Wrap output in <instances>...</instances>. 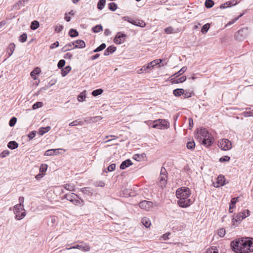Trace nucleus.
I'll use <instances>...</instances> for the list:
<instances>
[{"instance_id":"nucleus-30","label":"nucleus","mask_w":253,"mask_h":253,"mask_svg":"<svg viewBox=\"0 0 253 253\" xmlns=\"http://www.w3.org/2000/svg\"><path fill=\"white\" fill-rule=\"evenodd\" d=\"M102 31H103V27L101 24L97 25L92 28V31L94 33H97Z\"/></svg>"},{"instance_id":"nucleus-55","label":"nucleus","mask_w":253,"mask_h":253,"mask_svg":"<svg viewBox=\"0 0 253 253\" xmlns=\"http://www.w3.org/2000/svg\"><path fill=\"white\" fill-rule=\"evenodd\" d=\"M230 160V157H229L228 156H224L219 159V161L221 163H223V162H229Z\"/></svg>"},{"instance_id":"nucleus-2","label":"nucleus","mask_w":253,"mask_h":253,"mask_svg":"<svg viewBox=\"0 0 253 253\" xmlns=\"http://www.w3.org/2000/svg\"><path fill=\"white\" fill-rule=\"evenodd\" d=\"M65 199L72 202L76 206H79L82 207L84 205V200L81 199L77 195L74 193L64 195L62 198V199L64 200Z\"/></svg>"},{"instance_id":"nucleus-18","label":"nucleus","mask_w":253,"mask_h":253,"mask_svg":"<svg viewBox=\"0 0 253 253\" xmlns=\"http://www.w3.org/2000/svg\"><path fill=\"white\" fill-rule=\"evenodd\" d=\"M116 50V47L113 45H111L108 46L104 52V55L108 56L110 54L114 53Z\"/></svg>"},{"instance_id":"nucleus-60","label":"nucleus","mask_w":253,"mask_h":253,"mask_svg":"<svg viewBox=\"0 0 253 253\" xmlns=\"http://www.w3.org/2000/svg\"><path fill=\"white\" fill-rule=\"evenodd\" d=\"M37 131L36 130H33L30 132L28 135L29 140L32 139L36 135Z\"/></svg>"},{"instance_id":"nucleus-42","label":"nucleus","mask_w":253,"mask_h":253,"mask_svg":"<svg viewBox=\"0 0 253 253\" xmlns=\"http://www.w3.org/2000/svg\"><path fill=\"white\" fill-rule=\"evenodd\" d=\"M117 8V4L115 2H112L108 4V8L112 11H115Z\"/></svg>"},{"instance_id":"nucleus-25","label":"nucleus","mask_w":253,"mask_h":253,"mask_svg":"<svg viewBox=\"0 0 253 253\" xmlns=\"http://www.w3.org/2000/svg\"><path fill=\"white\" fill-rule=\"evenodd\" d=\"M50 129L51 127L49 126H47L45 127H41L39 129L38 133L40 135H43L46 132L49 131L50 130Z\"/></svg>"},{"instance_id":"nucleus-36","label":"nucleus","mask_w":253,"mask_h":253,"mask_svg":"<svg viewBox=\"0 0 253 253\" xmlns=\"http://www.w3.org/2000/svg\"><path fill=\"white\" fill-rule=\"evenodd\" d=\"M210 28V24L209 23H207L202 26L201 32L202 34H206L208 32Z\"/></svg>"},{"instance_id":"nucleus-3","label":"nucleus","mask_w":253,"mask_h":253,"mask_svg":"<svg viewBox=\"0 0 253 253\" xmlns=\"http://www.w3.org/2000/svg\"><path fill=\"white\" fill-rule=\"evenodd\" d=\"M247 241L245 238H242L241 239L235 240L231 242L230 246L232 250L235 253H238L239 250L242 248L246 247Z\"/></svg>"},{"instance_id":"nucleus-40","label":"nucleus","mask_w":253,"mask_h":253,"mask_svg":"<svg viewBox=\"0 0 253 253\" xmlns=\"http://www.w3.org/2000/svg\"><path fill=\"white\" fill-rule=\"evenodd\" d=\"M214 4V2L212 0H206L205 2V7L207 8H211Z\"/></svg>"},{"instance_id":"nucleus-45","label":"nucleus","mask_w":253,"mask_h":253,"mask_svg":"<svg viewBox=\"0 0 253 253\" xmlns=\"http://www.w3.org/2000/svg\"><path fill=\"white\" fill-rule=\"evenodd\" d=\"M241 214V216H242V218L245 219V218L248 217L250 215V211L249 210H245L243 211L240 212Z\"/></svg>"},{"instance_id":"nucleus-22","label":"nucleus","mask_w":253,"mask_h":253,"mask_svg":"<svg viewBox=\"0 0 253 253\" xmlns=\"http://www.w3.org/2000/svg\"><path fill=\"white\" fill-rule=\"evenodd\" d=\"M75 45V42H71L66 45H65L62 49L61 51L63 52H65L67 51L70 50L72 49V46Z\"/></svg>"},{"instance_id":"nucleus-38","label":"nucleus","mask_w":253,"mask_h":253,"mask_svg":"<svg viewBox=\"0 0 253 253\" xmlns=\"http://www.w3.org/2000/svg\"><path fill=\"white\" fill-rule=\"evenodd\" d=\"M86 98L85 91H83L80 93L78 96V100L79 102H83L85 100Z\"/></svg>"},{"instance_id":"nucleus-17","label":"nucleus","mask_w":253,"mask_h":253,"mask_svg":"<svg viewBox=\"0 0 253 253\" xmlns=\"http://www.w3.org/2000/svg\"><path fill=\"white\" fill-rule=\"evenodd\" d=\"M75 42V45L73 48H83L85 47V42L81 40H76Z\"/></svg>"},{"instance_id":"nucleus-4","label":"nucleus","mask_w":253,"mask_h":253,"mask_svg":"<svg viewBox=\"0 0 253 253\" xmlns=\"http://www.w3.org/2000/svg\"><path fill=\"white\" fill-rule=\"evenodd\" d=\"M14 212L17 220L22 219L26 214L24 209V205L21 204H17L14 207Z\"/></svg>"},{"instance_id":"nucleus-20","label":"nucleus","mask_w":253,"mask_h":253,"mask_svg":"<svg viewBox=\"0 0 253 253\" xmlns=\"http://www.w3.org/2000/svg\"><path fill=\"white\" fill-rule=\"evenodd\" d=\"M243 219V218H242V216H241L240 212L238 213L232 218V222H233V225H234L235 222L240 223Z\"/></svg>"},{"instance_id":"nucleus-35","label":"nucleus","mask_w":253,"mask_h":253,"mask_svg":"<svg viewBox=\"0 0 253 253\" xmlns=\"http://www.w3.org/2000/svg\"><path fill=\"white\" fill-rule=\"evenodd\" d=\"M105 3L106 0H99L97 5V8L101 10L104 7Z\"/></svg>"},{"instance_id":"nucleus-5","label":"nucleus","mask_w":253,"mask_h":253,"mask_svg":"<svg viewBox=\"0 0 253 253\" xmlns=\"http://www.w3.org/2000/svg\"><path fill=\"white\" fill-rule=\"evenodd\" d=\"M197 134H196V138L201 142V139L206 138L208 136L211 135L209 131L204 127H201L197 129Z\"/></svg>"},{"instance_id":"nucleus-12","label":"nucleus","mask_w":253,"mask_h":253,"mask_svg":"<svg viewBox=\"0 0 253 253\" xmlns=\"http://www.w3.org/2000/svg\"><path fill=\"white\" fill-rule=\"evenodd\" d=\"M159 179V187H160L162 188H164V187H166L167 184L168 176L160 175Z\"/></svg>"},{"instance_id":"nucleus-32","label":"nucleus","mask_w":253,"mask_h":253,"mask_svg":"<svg viewBox=\"0 0 253 253\" xmlns=\"http://www.w3.org/2000/svg\"><path fill=\"white\" fill-rule=\"evenodd\" d=\"M40 27V23L38 21L34 20L31 22L30 28L32 30H35Z\"/></svg>"},{"instance_id":"nucleus-10","label":"nucleus","mask_w":253,"mask_h":253,"mask_svg":"<svg viewBox=\"0 0 253 253\" xmlns=\"http://www.w3.org/2000/svg\"><path fill=\"white\" fill-rule=\"evenodd\" d=\"M124 18L125 20H127L126 18L128 19L129 18L128 17H125ZM127 21L133 25L142 28H143L146 26L145 22L141 20L128 19Z\"/></svg>"},{"instance_id":"nucleus-48","label":"nucleus","mask_w":253,"mask_h":253,"mask_svg":"<svg viewBox=\"0 0 253 253\" xmlns=\"http://www.w3.org/2000/svg\"><path fill=\"white\" fill-rule=\"evenodd\" d=\"M206 253H218V250L215 247H211L209 248Z\"/></svg>"},{"instance_id":"nucleus-6","label":"nucleus","mask_w":253,"mask_h":253,"mask_svg":"<svg viewBox=\"0 0 253 253\" xmlns=\"http://www.w3.org/2000/svg\"><path fill=\"white\" fill-rule=\"evenodd\" d=\"M218 146L222 150H229L232 148V143L229 140L223 138L218 141Z\"/></svg>"},{"instance_id":"nucleus-11","label":"nucleus","mask_w":253,"mask_h":253,"mask_svg":"<svg viewBox=\"0 0 253 253\" xmlns=\"http://www.w3.org/2000/svg\"><path fill=\"white\" fill-rule=\"evenodd\" d=\"M153 203L151 201L144 200L139 203V206L140 208L145 209L147 211L149 210L153 207Z\"/></svg>"},{"instance_id":"nucleus-23","label":"nucleus","mask_w":253,"mask_h":253,"mask_svg":"<svg viewBox=\"0 0 253 253\" xmlns=\"http://www.w3.org/2000/svg\"><path fill=\"white\" fill-rule=\"evenodd\" d=\"M71 70V67L69 65L62 68L61 70V75L62 77L66 76Z\"/></svg>"},{"instance_id":"nucleus-46","label":"nucleus","mask_w":253,"mask_h":253,"mask_svg":"<svg viewBox=\"0 0 253 253\" xmlns=\"http://www.w3.org/2000/svg\"><path fill=\"white\" fill-rule=\"evenodd\" d=\"M161 119L156 120L153 121V124L152 126L153 128H157L159 129H161L160 124L161 123Z\"/></svg>"},{"instance_id":"nucleus-54","label":"nucleus","mask_w":253,"mask_h":253,"mask_svg":"<svg viewBox=\"0 0 253 253\" xmlns=\"http://www.w3.org/2000/svg\"><path fill=\"white\" fill-rule=\"evenodd\" d=\"M47 165L46 164H42L40 168V172L41 173H44L47 169Z\"/></svg>"},{"instance_id":"nucleus-31","label":"nucleus","mask_w":253,"mask_h":253,"mask_svg":"<svg viewBox=\"0 0 253 253\" xmlns=\"http://www.w3.org/2000/svg\"><path fill=\"white\" fill-rule=\"evenodd\" d=\"M141 222L142 224L144 225V226H145L147 228L150 227V226L151 224L150 219L146 217H143L142 219Z\"/></svg>"},{"instance_id":"nucleus-13","label":"nucleus","mask_w":253,"mask_h":253,"mask_svg":"<svg viewBox=\"0 0 253 253\" xmlns=\"http://www.w3.org/2000/svg\"><path fill=\"white\" fill-rule=\"evenodd\" d=\"M239 197L232 198L230 201L229 212L232 213L233 212V209L235 208L236 204L238 202Z\"/></svg>"},{"instance_id":"nucleus-58","label":"nucleus","mask_w":253,"mask_h":253,"mask_svg":"<svg viewBox=\"0 0 253 253\" xmlns=\"http://www.w3.org/2000/svg\"><path fill=\"white\" fill-rule=\"evenodd\" d=\"M237 3L238 2L236 0H229L226 2V4H227L229 7L236 5Z\"/></svg>"},{"instance_id":"nucleus-57","label":"nucleus","mask_w":253,"mask_h":253,"mask_svg":"<svg viewBox=\"0 0 253 253\" xmlns=\"http://www.w3.org/2000/svg\"><path fill=\"white\" fill-rule=\"evenodd\" d=\"M65 60L64 59H61L59 61L57 64V67L59 69H62L64 67L65 65Z\"/></svg>"},{"instance_id":"nucleus-1","label":"nucleus","mask_w":253,"mask_h":253,"mask_svg":"<svg viewBox=\"0 0 253 253\" xmlns=\"http://www.w3.org/2000/svg\"><path fill=\"white\" fill-rule=\"evenodd\" d=\"M191 193L190 189L187 187H181L176 191V196L178 200L177 204L181 208L189 207L192 203L189 197Z\"/></svg>"},{"instance_id":"nucleus-50","label":"nucleus","mask_w":253,"mask_h":253,"mask_svg":"<svg viewBox=\"0 0 253 253\" xmlns=\"http://www.w3.org/2000/svg\"><path fill=\"white\" fill-rule=\"evenodd\" d=\"M17 122V118L15 117H12L9 121V126L12 127L15 126Z\"/></svg>"},{"instance_id":"nucleus-29","label":"nucleus","mask_w":253,"mask_h":253,"mask_svg":"<svg viewBox=\"0 0 253 253\" xmlns=\"http://www.w3.org/2000/svg\"><path fill=\"white\" fill-rule=\"evenodd\" d=\"M68 34L70 37L72 38H75L79 36V32L77 30L74 29H71L68 33Z\"/></svg>"},{"instance_id":"nucleus-37","label":"nucleus","mask_w":253,"mask_h":253,"mask_svg":"<svg viewBox=\"0 0 253 253\" xmlns=\"http://www.w3.org/2000/svg\"><path fill=\"white\" fill-rule=\"evenodd\" d=\"M106 47V45L105 43H101L99 46H98L97 48L94 49L93 51V52H100L103 49H104Z\"/></svg>"},{"instance_id":"nucleus-61","label":"nucleus","mask_w":253,"mask_h":253,"mask_svg":"<svg viewBox=\"0 0 253 253\" xmlns=\"http://www.w3.org/2000/svg\"><path fill=\"white\" fill-rule=\"evenodd\" d=\"M142 158H143L142 155H139V154H135L133 156V159L137 161H141V160Z\"/></svg>"},{"instance_id":"nucleus-39","label":"nucleus","mask_w":253,"mask_h":253,"mask_svg":"<svg viewBox=\"0 0 253 253\" xmlns=\"http://www.w3.org/2000/svg\"><path fill=\"white\" fill-rule=\"evenodd\" d=\"M115 169L116 164H112L108 167L107 170H106V169H104L103 172L107 173L109 171H114Z\"/></svg>"},{"instance_id":"nucleus-16","label":"nucleus","mask_w":253,"mask_h":253,"mask_svg":"<svg viewBox=\"0 0 253 253\" xmlns=\"http://www.w3.org/2000/svg\"><path fill=\"white\" fill-rule=\"evenodd\" d=\"M132 164L133 163L130 159H126L122 162L120 166V169L122 170L125 169L128 167L131 166Z\"/></svg>"},{"instance_id":"nucleus-47","label":"nucleus","mask_w":253,"mask_h":253,"mask_svg":"<svg viewBox=\"0 0 253 253\" xmlns=\"http://www.w3.org/2000/svg\"><path fill=\"white\" fill-rule=\"evenodd\" d=\"M103 90L101 88L97 89L95 90H94L92 91L91 94L93 96H97L99 95H100L102 93Z\"/></svg>"},{"instance_id":"nucleus-63","label":"nucleus","mask_w":253,"mask_h":253,"mask_svg":"<svg viewBox=\"0 0 253 253\" xmlns=\"http://www.w3.org/2000/svg\"><path fill=\"white\" fill-rule=\"evenodd\" d=\"M9 154V151L7 150H4L3 152H2L0 154V157L1 158H4L6 156L8 155Z\"/></svg>"},{"instance_id":"nucleus-64","label":"nucleus","mask_w":253,"mask_h":253,"mask_svg":"<svg viewBox=\"0 0 253 253\" xmlns=\"http://www.w3.org/2000/svg\"><path fill=\"white\" fill-rule=\"evenodd\" d=\"M63 29V26L62 25H59L58 26H56L55 29V31L57 33H59L62 31Z\"/></svg>"},{"instance_id":"nucleus-24","label":"nucleus","mask_w":253,"mask_h":253,"mask_svg":"<svg viewBox=\"0 0 253 253\" xmlns=\"http://www.w3.org/2000/svg\"><path fill=\"white\" fill-rule=\"evenodd\" d=\"M184 89L183 88H176L173 90V94L176 97H179L183 95Z\"/></svg>"},{"instance_id":"nucleus-59","label":"nucleus","mask_w":253,"mask_h":253,"mask_svg":"<svg viewBox=\"0 0 253 253\" xmlns=\"http://www.w3.org/2000/svg\"><path fill=\"white\" fill-rule=\"evenodd\" d=\"M217 234L220 237H223L225 234V230L224 228L219 229L218 230Z\"/></svg>"},{"instance_id":"nucleus-52","label":"nucleus","mask_w":253,"mask_h":253,"mask_svg":"<svg viewBox=\"0 0 253 253\" xmlns=\"http://www.w3.org/2000/svg\"><path fill=\"white\" fill-rule=\"evenodd\" d=\"M27 39V35L26 33H23L20 37L19 39V41L21 42H24L26 41Z\"/></svg>"},{"instance_id":"nucleus-26","label":"nucleus","mask_w":253,"mask_h":253,"mask_svg":"<svg viewBox=\"0 0 253 253\" xmlns=\"http://www.w3.org/2000/svg\"><path fill=\"white\" fill-rule=\"evenodd\" d=\"M84 124V122L81 121L80 119H77L72 122H71L69 126H83Z\"/></svg>"},{"instance_id":"nucleus-19","label":"nucleus","mask_w":253,"mask_h":253,"mask_svg":"<svg viewBox=\"0 0 253 253\" xmlns=\"http://www.w3.org/2000/svg\"><path fill=\"white\" fill-rule=\"evenodd\" d=\"M186 77L185 76H183L182 77L178 78L177 79H175V78H172L170 79L172 84H178V83H182L184 82L186 80Z\"/></svg>"},{"instance_id":"nucleus-34","label":"nucleus","mask_w":253,"mask_h":253,"mask_svg":"<svg viewBox=\"0 0 253 253\" xmlns=\"http://www.w3.org/2000/svg\"><path fill=\"white\" fill-rule=\"evenodd\" d=\"M160 122L161 123L160 124L161 126V129L168 128L169 127V123L166 120L161 119Z\"/></svg>"},{"instance_id":"nucleus-53","label":"nucleus","mask_w":253,"mask_h":253,"mask_svg":"<svg viewBox=\"0 0 253 253\" xmlns=\"http://www.w3.org/2000/svg\"><path fill=\"white\" fill-rule=\"evenodd\" d=\"M43 105V103L42 102H37L34 103L32 106V109L34 110L37 109L42 107Z\"/></svg>"},{"instance_id":"nucleus-51","label":"nucleus","mask_w":253,"mask_h":253,"mask_svg":"<svg viewBox=\"0 0 253 253\" xmlns=\"http://www.w3.org/2000/svg\"><path fill=\"white\" fill-rule=\"evenodd\" d=\"M192 94H194L192 91H190L189 90H184L183 95H184V98H189L192 96Z\"/></svg>"},{"instance_id":"nucleus-62","label":"nucleus","mask_w":253,"mask_h":253,"mask_svg":"<svg viewBox=\"0 0 253 253\" xmlns=\"http://www.w3.org/2000/svg\"><path fill=\"white\" fill-rule=\"evenodd\" d=\"M160 175H167L168 176V172L166 169V168L164 167H162L160 171Z\"/></svg>"},{"instance_id":"nucleus-8","label":"nucleus","mask_w":253,"mask_h":253,"mask_svg":"<svg viewBox=\"0 0 253 253\" xmlns=\"http://www.w3.org/2000/svg\"><path fill=\"white\" fill-rule=\"evenodd\" d=\"M126 37V35L122 33L121 32H118L115 38L114 39V42L115 43L117 44H121L124 42L125 41V38Z\"/></svg>"},{"instance_id":"nucleus-21","label":"nucleus","mask_w":253,"mask_h":253,"mask_svg":"<svg viewBox=\"0 0 253 253\" xmlns=\"http://www.w3.org/2000/svg\"><path fill=\"white\" fill-rule=\"evenodd\" d=\"M18 146V143L15 141H10L7 144V147L11 150L16 149Z\"/></svg>"},{"instance_id":"nucleus-41","label":"nucleus","mask_w":253,"mask_h":253,"mask_svg":"<svg viewBox=\"0 0 253 253\" xmlns=\"http://www.w3.org/2000/svg\"><path fill=\"white\" fill-rule=\"evenodd\" d=\"M253 249H251L250 247L246 246V247H244L242 248L241 250H239L238 252L239 253H248L250 252H253Z\"/></svg>"},{"instance_id":"nucleus-56","label":"nucleus","mask_w":253,"mask_h":253,"mask_svg":"<svg viewBox=\"0 0 253 253\" xmlns=\"http://www.w3.org/2000/svg\"><path fill=\"white\" fill-rule=\"evenodd\" d=\"M162 62V60L161 59H158L154 60L151 62H150V64L151 66H153V67H155L156 65L160 64Z\"/></svg>"},{"instance_id":"nucleus-14","label":"nucleus","mask_w":253,"mask_h":253,"mask_svg":"<svg viewBox=\"0 0 253 253\" xmlns=\"http://www.w3.org/2000/svg\"><path fill=\"white\" fill-rule=\"evenodd\" d=\"M217 185L216 187L224 186L226 184L225 178L224 175H219L216 179Z\"/></svg>"},{"instance_id":"nucleus-15","label":"nucleus","mask_w":253,"mask_h":253,"mask_svg":"<svg viewBox=\"0 0 253 253\" xmlns=\"http://www.w3.org/2000/svg\"><path fill=\"white\" fill-rule=\"evenodd\" d=\"M15 44L13 42L9 43L6 49L7 58H9L12 55L15 50Z\"/></svg>"},{"instance_id":"nucleus-49","label":"nucleus","mask_w":253,"mask_h":253,"mask_svg":"<svg viewBox=\"0 0 253 253\" xmlns=\"http://www.w3.org/2000/svg\"><path fill=\"white\" fill-rule=\"evenodd\" d=\"M64 188L69 191H72L74 190L75 186L73 184H66L63 185Z\"/></svg>"},{"instance_id":"nucleus-44","label":"nucleus","mask_w":253,"mask_h":253,"mask_svg":"<svg viewBox=\"0 0 253 253\" xmlns=\"http://www.w3.org/2000/svg\"><path fill=\"white\" fill-rule=\"evenodd\" d=\"M81 191L85 194H87L88 196H91L92 194V192L90 190V188L89 187H84L81 189Z\"/></svg>"},{"instance_id":"nucleus-43","label":"nucleus","mask_w":253,"mask_h":253,"mask_svg":"<svg viewBox=\"0 0 253 253\" xmlns=\"http://www.w3.org/2000/svg\"><path fill=\"white\" fill-rule=\"evenodd\" d=\"M186 147L187 149L190 150H193L195 147V143L194 140L188 141L187 143Z\"/></svg>"},{"instance_id":"nucleus-33","label":"nucleus","mask_w":253,"mask_h":253,"mask_svg":"<svg viewBox=\"0 0 253 253\" xmlns=\"http://www.w3.org/2000/svg\"><path fill=\"white\" fill-rule=\"evenodd\" d=\"M247 241L246 246L253 249V238L250 237H245Z\"/></svg>"},{"instance_id":"nucleus-7","label":"nucleus","mask_w":253,"mask_h":253,"mask_svg":"<svg viewBox=\"0 0 253 253\" xmlns=\"http://www.w3.org/2000/svg\"><path fill=\"white\" fill-rule=\"evenodd\" d=\"M248 35L247 28H242L240 29L235 34V38L236 40L241 41L244 40Z\"/></svg>"},{"instance_id":"nucleus-27","label":"nucleus","mask_w":253,"mask_h":253,"mask_svg":"<svg viewBox=\"0 0 253 253\" xmlns=\"http://www.w3.org/2000/svg\"><path fill=\"white\" fill-rule=\"evenodd\" d=\"M153 68V66H151L150 64V62H149L147 65H145L143 66H142L141 68L140 69V71L142 73H143L144 72H147L148 70H151Z\"/></svg>"},{"instance_id":"nucleus-28","label":"nucleus","mask_w":253,"mask_h":253,"mask_svg":"<svg viewBox=\"0 0 253 253\" xmlns=\"http://www.w3.org/2000/svg\"><path fill=\"white\" fill-rule=\"evenodd\" d=\"M187 70V67L184 66L181 68V69L178 71L177 72L175 73L172 76L175 77V78H177L178 77H179L180 75H181L182 74L185 73Z\"/></svg>"},{"instance_id":"nucleus-9","label":"nucleus","mask_w":253,"mask_h":253,"mask_svg":"<svg viewBox=\"0 0 253 253\" xmlns=\"http://www.w3.org/2000/svg\"><path fill=\"white\" fill-rule=\"evenodd\" d=\"M214 141V139L213 138L212 135L208 136L206 138L201 139L200 142L202 145L205 146L207 147H211L213 144Z\"/></svg>"}]
</instances>
